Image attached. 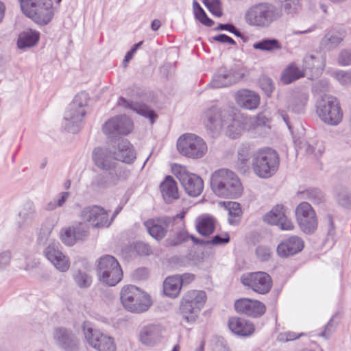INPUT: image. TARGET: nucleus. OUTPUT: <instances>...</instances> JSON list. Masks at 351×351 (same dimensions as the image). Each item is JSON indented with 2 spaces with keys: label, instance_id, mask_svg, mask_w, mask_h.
I'll return each mask as SVG.
<instances>
[{
  "label": "nucleus",
  "instance_id": "obj_1",
  "mask_svg": "<svg viewBox=\"0 0 351 351\" xmlns=\"http://www.w3.org/2000/svg\"><path fill=\"white\" fill-rule=\"evenodd\" d=\"M210 186L214 193L221 197L238 198L243 193L238 176L226 169L217 170L212 174Z\"/></svg>",
  "mask_w": 351,
  "mask_h": 351
},
{
  "label": "nucleus",
  "instance_id": "obj_2",
  "mask_svg": "<svg viewBox=\"0 0 351 351\" xmlns=\"http://www.w3.org/2000/svg\"><path fill=\"white\" fill-rule=\"evenodd\" d=\"M282 16L281 10L269 3H258L250 7L244 19L250 26L263 29L269 27Z\"/></svg>",
  "mask_w": 351,
  "mask_h": 351
},
{
  "label": "nucleus",
  "instance_id": "obj_3",
  "mask_svg": "<svg viewBox=\"0 0 351 351\" xmlns=\"http://www.w3.org/2000/svg\"><path fill=\"white\" fill-rule=\"evenodd\" d=\"M280 158L271 148L258 149L252 156V165L255 174L261 178H269L278 169Z\"/></svg>",
  "mask_w": 351,
  "mask_h": 351
},
{
  "label": "nucleus",
  "instance_id": "obj_4",
  "mask_svg": "<svg viewBox=\"0 0 351 351\" xmlns=\"http://www.w3.org/2000/svg\"><path fill=\"white\" fill-rule=\"evenodd\" d=\"M88 100V94L86 92H80L75 96L64 114L62 121L64 130L71 133L79 131L83 118L86 113V108Z\"/></svg>",
  "mask_w": 351,
  "mask_h": 351
},
{
  "label": "nucleus",
  "instance_id": "obj_5",
  "mask_svg": "<svg viewBox=\"0 0 351 351\" xmlns=\"http://www.w3.org/2000/svg\"><path fill=\"white\" fill-rule=\"evenodd\" d=\"M120 300L124 308L133 313L145 312L152 305L149 296L134 285H128L122 288Z\"/></svg>",
  "mask_w": 351,
  "mask_h": 351
},
{
  "label": "nucleus",
  "instance_id": "obj_6",
  "mask_svg": "<svg viewBox=\"0 0 351 351\" xmlns=\"http://www.w3.org/2000/svg\"><path fill=\"white\" fill-rule=\"evenodd\" d=\"M23 14L39 25H47L53 16L51 0H19Z\"/></svg>",
  "mask_w": 351,
  "mask_h": 351
},
{
  "label": "nucleus",
  "instance_id": "obj_7",
  "mask_svg": "<svg viewBox=\"0 0 351 351\" xmlns=\"http://www.w3.org/2000/svg\"><path fill=\"white\" fill-rule=\"evenodd\" d=\"M206 301V293L203 291L190 290L182 298L180 305V313L189 323L195 322L202 308Z\"/></svg>",
  "mask_w": 351,
  "mask_h": 351
},
{
  "label": "nucleus",
  "instance_id": "obj_8",
  "mask_svg": "<svg viewBox=\"0 0 351 351\" xmlns=\"http://www.w3.org/2000/svg\"><path fill=\"white\" fill-rule=\"evenodd\" d=\"M317 114L319 118L328 125H339L343 113L338 99L332 95H324L317 104Z\"/></svg>",
  "mask_w": 351,
  "mask_h": 351
},
{
  "label": "nucleus",
  "instance_id": "obj_9",
  "mask_svg": "<svg viewBox=\"0 0 351 351\" xmlns=\"http://www.w3.org/2000/svg\"><path fill=\"white\" fill-rule=\"evenodd\" d=\"M97 276L99 281L112 287L121 281L123 271L114 256L105 255L98 260Z\"/></svg>",
  "mask_w": 351,
  "mask_h": 351
},
{
  "label": "nucleus",
  "instance_id": "obj_10",
  "mask_svg": "<svg viewBox=\"0 0 351 351\" xmlns=\"http://www.w3.org/2000/svg\"><path fill=\"white\" fill-rule=\"evenodd\" d=\"M232 119L231 112L222 108L213 106L202 114V120L207 132L213 136L218 135Z\"/></svg>",
  "mask_w": 351,
  "mask_h": 351
},
{
  "label": "nucleus",
  "instance_id": "obj_11",
  "mask_svg": "<svg viewBox=\"0 0 351 351\" xmlns=\"http://www.w3.org/2000/svg\"><path fill=\"white\" fill-rule=\"evenodd\" d=\"M177 149L182 155L193 159L202 158L208 150L205 141L193 134L180 136L177 142Z\"/></svg>",
  "mask_w": 351,
  "mask_h": 351
},
{
  "label": "nucleus",
  "instance_id": "obj_12",
  "mask_svg": "<svg viewBox=\"0 0 351 351\" xmlns=\"http://www.w3.org/2000/svg\"><path fill=\"white\" fill-rule=\"evenodd\" d=\"M82 328L87 343L98 351H115L116 344L113 338L95 329L92 323L83 322Z\"/></svg>",
  "mask_w": 351,
  "mask_h": 351
},
{
  "label": "nucleus",
  "instance_id": "obj_13",
  "mask_svg": "<svg viewBox=\"0 0 351 351\" xmlns=\"http://www.w3.org/2000/svg\"><path fill=\"white\" fill-rule=\"evenodd\" d=\"M173 171L189 195L197 197L202 193L204 182L199 176L189 172L185 167L181 165L176 166Z\"/></svg>",
  "mask_w": 351,
  "mask_h": 351
},
{
  "label": "nucleus",
  "instance_id": "obj_14",
  "mask_svg": "<svg viewBox=\"0 0 351 351\" xmlns=\"http://www.w3.org/2000/svg\"><path fill=\"white\" fill-rule=\"evenodd\" d=\"M241 282L247 289L262 295L269 293L273 285L271 276L264 271L244 274L241 276Z\"/></svg>",
  "mask_w": 351,
  "mask_h": 351
},
{
  "label": "nucleus",
  "instance_id": "obj_15",
  "mask_svg": "<svg viewBox=\"0 0 351 351\" xmlns=\"http://www.w3.org/2000/svg\"><path fill=\"white\" fill-rule=\"evenodd\" d=\"M295 214L297 223L303 232L312 234L316 230L317 219L315 210L308 202H302L299 204Z\"/></svg>",
  "mask_w": 351,
  "mask_h": 351
},
{
  "label": "nucleus",
  "instance_id": "obj_16",
  "mask_svg": "<svg viewBox=\"0 0 351 351\" xmlns=\"http://www.w3.org/2000/svg\"><path fill=\"white\" fill-rule=\"evenodd\" d=\"M133 130V122L126 115H117L108 119L103 125L104 133L109 138L126 136Z\"/></svg>",
  "mask_w": 351,
  "mask_h": 351
},
{
  "label": "nucleus",
  "instance_id": "obj_17",
  "mask_svg": "<svg viewBox=\"0 0 351 351\" xmlns=\"http://www.w3.org/2000/svg\"><path fill=\"white\" fill-rule=\"evenodd\" d=\"M79 217L93 228L108 227L110 224L107 212L99 206H88L83 208Z\"/></svg>",
  "mask_w": 351,
  "mask_h": 351
},
{
  "label": "nucleus",
  "instance_id": "obj_18",
  "mask_svg": "<svg viewBox=\"0 0 351 351\" xmlns=\"http://www.w3.org/2000/svg\"><path fill=\"white\" fill-rule=\"evenodd\" d=\"M235 311L252 317H258L265 313V305L256 300L250 298H240L234 302Z\"/></svg>",
  "mask_w": 351,
  "mask_h": 351
},
{
  "label": "nucleus",
  "instance_id": "obj_19",
  "mask_svg": "<svg viewBox=\"0 0 351 351\" xmlns=\"http://www.w3.org/2000/svg\"><path fill=\"white\" fill-rule=\"evenodd\" d=\"M92 159L95 165L105 171H110L116 167V158L113 152L108 148L96 147L93 150Z\"/></svg>",
  "mask_w": 351,
  "mask_h": 351
},
{
  "label": "nucleus",
  "instance_id": "obj_20",
  "mask_svg": "<svg viewBox=\"0 0 351 351\" xmlns=\"http://www.w3.org/2000/svg\"><path fill=\"white\" fill-rule=\"evenodd\" d=\"M325 65V58L317 51L307 53L303 58V67L305 71H309L312 77L319 76Z\"/></svg>",
  "mask_w": 351,
  "mask_h": 351
},
{
  "label": "nucleus",
  "instance_id": "obj_21",
  "mask_svg": "<svg viewBox=\"0 0 351 351\" xmlns=\"http://www.w3.org/2000/svg\"><path fill=\"white\" fill-rule=\"evenodd\" d=\"M163 330L162 326L160 324L145 325L139 332V341L145 346H153L161 340Z\"/></svg>",
  "mask_w": 351,
  "mask_h": 351
},
{
  "label": "nucleus",
  "instance_id": "obj_22",
  "mask_svg": "<svg viewBox=\"0 0 351 351\" xmlns=\"http://www.w3.org/2000/svg\"><path fill=\"white\" fill-rule=\"evenodd\" d=\"M45 254L60 271L65 272L69 269L70 267L69 258L59 250L57 245L54 243L49 245L45 250Z\"/></svg>",
  "mask_w": 351,
  "mask_h": 351
},
{
  "label": "nucleus",
  "instance_id": "obj_23",
  "mask_svg": "<svg viewBox=\"0 0 351 351\" xmlns=\"http://www.w3.org/2000/svg\"><path fill=\"white\" fill-rule=\"evenodd\" d=\"M171 219L161 217L158 219H150L144 222L148 233L154 239L159 241L163 239L167 231Z\"/></svg>",
  "mask_w": 351,
  "mask_h": 351
},
{
  "label": "nucleus",
  "instance_id": "obj_24",
  "mask_svg": "<svg viewBox=\"0 0 351 351\" xmlns=\"http://www.w3.org/2000/svg\"><path fill=\"white\" fill-rule=\"evenodd\" d=\"M304 246V241L301 238L291 236L280 243L276 250L280 256L287 257L301 252Z\"/></svg>",
  "mask_w": 351,
  "mask_h": 351
},
{
  "label": "nucleus",
  "instance_id": "obj_25",
  "mask_svg": "<svg viewBox=\"0 0 351 351\" xmlns=\"http://www.w3.org/2000/svg\"><path fill=\"white\" fill-rule=\"evenodd\" d=\"M234 98L238 106L247 110L256 109L260 104L258 94L247 89L238 90L235 93Z\"/></svg>",
  "mask_w": 351,
  "mask_h": 351
},
{
  "label": "nucleus",
  "instance_id": "obj_26",
  "mask_svg": "<svg viewBox=\"0 0 351 351\" xmlns=\"http://www.w3.org/2000/svg\"><path fill=\"white\" fill-rule=\"evenodd\" d=\"M228 325L231 332L239 336L248 337L255 330V326L252 322L239 317H230Z\"/></svg>",
  "mask_w": 351,
  "mask_h": 351
},
{
  "label": "nucleus",
  "instance_id": "obj_27",
  "mask_svg": "<svg viewBox=\"0 0 351 351\" xmlns=\"http://www.w3.org/2000/svg\"><path fill=\"white\" fill-rule=\"evenodd\" d=\"M55 340L67 351H77L79 341L76 337L65 328H56L54 332Z\"/></svg>",
  "mask_w": 351,
  "mask_h": 351
},
{
  "label": "nucleus",
  "instance_id": "obj_28",
  "mask_svg": "<svg viewBox=\"0 0 351 351\" xmlns=\"http://www.w3.org/2000/svg\"><path fill=\"white\" fill-rule=\"evenodd\" d=\"M118 106H122L126 109H131L136 112L138 114L143 116L146 118H149L152 122H154V119L156 117V114L154 111L150 109L147 105L141 103H134L129 101L123 97L119 98Z\"/></svg>",
  "mask_w": 351,
  "mask_h": 351
},
{
  "label": "nucleus",
  "instance_id": "obj_29",
  "mask_svg": "<svg viewBox=\"0 0 351 351\" xmlns=\"http://www.w3.org/2000/svg\"><path fill=\"white\" fill-rule=\"evenodd\" d=\"M117 160L125 163H132L136 158V154L131 143L122 139L119 142L117 149L113 151Z\"/></svg>",
  "mask_w": 351,
  "mask_h": 351
},
{
  "label": "nucleus",
  "instance_id": "obj_30",
  "mask_svg": "<svg viewBox=\"0 0 351 351\" xmlns=\"http://www.w3.org/2000/svg\"><path fill=\"white\" fill-rule=\"evenodd\" d=\"M160 189L166 203L170 204L179 198L177 184L170 176L165 177L160 185Z\"/></svg>",
  "mask_w": 351,
  "mask_h": 351
},
{
  "label": "nucleus",
  "instance_id": "obj_31",
  "mask_svg": "<svg viewBox=\"0 0 351 351\" xmlns=\"http://www.w3.org/2000/svg\"><path fill=\"white\" fill-rule=\"evenodd\" d=\"M237 80L234 73L225 68H221L218 73L215 75L210 83L213 88H221L234 84Z\"/></svg>",
  "mask_w": 351,
  "mask_h": 351
},
{
  "label": "nucleus",
  "instance_id": "obj_32",
  "mask_svg": "<svg viewBox=\"0 0 351 351\" xmlns=\"http://www.w3.org/2000/svg\"><path fill=\"white\" fill-rule=\"evenodd\" d=\"M39 40V34L32 29L23 31L19 35L17 46L20 49L30 48Z\"/></svg>",
  "mask_w": 351,
  "mask_h": 351
},
{
  "label": "nucleus",
  "instance_id": "obj_33",
  "mask_svg": "<svg viewBox=\"0 0 351 351\" xmlns=\"http://www.w3.org/2000/svg\"><path fill=\"white\" fill-rule=\"evenodd\" d=\"M344 35L338 31H329L322 38L320 45L328 50H332L337 48L343 40Z\"/></svg>",
  "mask_w": 351,
  "mask_h": 351
},
{
  "label": "nucleus",
  "instance_id": "obj_34",
  "mask_svg": "<svg viewBox=\"0 0 351 351\" xmlns=\"http://www.w3.org/2000/svg\"><path fill=\"white\" fill-rule=\"evenodd\" d=\"M181 288L178 275L169 276L163 282L164 293L171 298H176L178 296Z\"/></svg>",
  "mask_w": 351,
  "mask_h": 351
},
{
  "label": "nucleus",
  "instance_id": "obj_35",
  "mask_svg": "<svg viewBox=\"0 0 351 351\" xmlns=\"http://www.w3.org/2000/svg\"><path fill=\"white\" fill-rule=\"evenodd\" d=\"M308 101V95L305 93L295 92L289 100V108L292 112L300 114L304 112Z\"/></svg>",
  "mask_w": 351,
  "mask_h": 351
},
{
  "label": "nucleus",
  "instance_id": "obj_36",
  "mask_svg": "<svg viewBox=\"0 0 351 351\" xmlns=\"http://www.w3.org/2000/svg\"><path fill=\"white\" fill-rule=\"evenodd\" d=\"M215 223V219L210 216L199 218L196 225L197 230L203 236H208L214 232Z\"/></svg>",
  "mask_w": 351,
  "mask_h": 351
},
{
  "label": "nucleus",
  "instance_id": "obj_37",
  "mask_svg": "<svg viewBox=\"0 0 351 351\" xmlns=\"http://www.w3.org/2000/svg\"><path fill=\"white\" fill-rule=\"evenodd\" d=\"M253 48L262 51L272 52L282 49L280 41L276 38H263L253 44Z\"/></svg>",
  "mask_w": 351,
  "mask_h": 351
},
{
  "label": "nucleus",
  "instance_id": "obj_38",
  "mask_svg": "<svg viewBox=\"0 0 351 351\" xmlns=\"http://www.w3.org/2000/svg\"><path fill=\"white\" fill-rule=\"evenodd\" d=\"M72 277L76 286L82 289L89 288L93 282L92 276L85 270H74Z\"/></svg>",
  "mask_w": 351,
  "mask_h": 351
},
{
  "label": "nucleus",
  "instance_id": "obj_39",
  "mask_svg": "<svg viewBox=\"0 0 351 351\" xmlns=\"http://www.w3.org/2000/svg\"><path fill=\"white\" fill-rule=\"evenodd\" d=\"M131 176V171L124 166L117 167L109 171V180L113 184L126 181Z\"/></svg>",
  "mask_w": 351,
  "mask_h": 351
},
{
  "label": "nucleus",
  "instance_id": "obj_40",
  "mask_svg": "<svg viewBox=\"0 0 351 351\" xmlns=\"http://www.w3.org/2000/svg\"><path fill=\"white\" fill-rule=\"evenodd\" d=\"M226 135L233 139L239 137L244 130V126L242 122L232 115V119L227 125H226Z\"/></svg>",
  "mask_w": 351,
  "mask_h": 351
},
{
  "label": "nucleus",
  "instance_id": "obj_41",
  "mask_svg": "<svg viewBox=\"0 0 351 351\" xmlns=\"http://www.w3.org/2000/svg\"><path fill=\"white\" fill-rule=\"evenodd\" d=\"M304 76V71L295 64H291L283 73L282 81L284 84H290Z\"/></svg>",
  "mask_w": 351,
  "mask_h": 351
},
{
  "label": "nucleus",
  "instance_id": "obj_42",
  "mask_svg": "<svg viewBox=\"0 0 351 351\" xmlns=\"http://www.w3.org/2000/svg\"><path fill=\"white\" fill-rule=\"evenodd\" d=\"M19 217L22 221H19V226L23 228L32 223L35 218V208L31 204H27L20 210Z\"/></svg>",
  "mask_w": 351,
  "mask_h": 351
},
{
  "label": "nucleus",
  "instance_id": "obj_43",
  "mask_svg": "<svg viewBox=\"0 0 351 351\" xmlns=\"http://www.w3.org/2000/svg\"><path fill=\"white\" fill-rule=\"evenodd\" d=\"M285 215L284 207L280 205H277L264 216L263 220L267 223L278 226Z\"/></svg>",
  "mask_w": 351,
  "mask_h": 351
},
{
  "label": "nucleus",
  "instance_id": "obj_44",
  "mask_svg": "<svg viewBox=\"0 0 351 351\" xmlns=\"http://www.w3.org/2000/svg\"><path fill=\"white\" fill-rule=\"evenodd\" d=\"M228 210V222L231 225H237L242 213L240 204L234 202H228L226 205Z\"/></svg>",
  "mask_w": 351,
  "mask_h": 351
},
{
  "label": "nucleus",
  "instance_id": "obj_45",
  "mask_svg": "<svg viewBox=\"0 0 351 351\" xmlns=\"http://www.w3.org/2000/svg\"><path fill=\"white\" fill-rule=\"evenodd\" d=\"M191 239L193 241L195 244H199L201 245H217L228 243L230 241V237L227 232H225L221 235H215L212 238V239L208 241L198 239L195 237H191Z\"/></svg>",
  "mask_w": 351,
  "mask_h": 351
},
{
  "label": "nucleus",
  "instance_id": "obj_46",
  "mask_svg": "<svg viewBox=\"0 0 351 351\" xmlns=\"http://www.w3.org/2000/svg\"><path fill=\"white\" fill-rule=\"evenodd\" d=\"M304 199L311 202L313 204L319 206L324 202V197L322 192L317 189H306L301 193Z\"/></svg>",
  "mask_w": 351,
  "mask_h": 351
},
{
  "label": "nucleus",
  "instance_id": "obj_47",
  "mask_svg": "<svg viewBox=\"0 0 351 351\" xmlns=\"http://www.w3.org/2000/svg\"><path fill=\"white\" fill-rule=\"evenodd\" d=\"M302 148L304 150L306 154L315 158H319L321 157L325 150L323 144L318 142L313 145L306 142L304 143Z\"/></svg>",
  "mask_w": 351,
  "mask_h": 351
},
{
  "label": "nucleus",
  "instance_id": "obj_48",
  "mask_svg": "<svg viewBox=\"0 0 351 351\" xmlns=\"http://www.w3.org/2000/svg\"><path fill=\"white\" fill-rule=\"evenodd\" d=\"M71 228L76 241H84L89 235V227L86 224L80 222Z\"/></svg>",
  "mask_w": 351,
  "mask_h": 351
},
{
  "label": "nucleus",
  "instance_id": "obj_49",
  "mask_svg": "<svg viewBox=\"0 0 351 351\" xmlns=\"http://www.w3.org/2000/svg\"><path fill=\"white\" fill-rule=\"evenodd\" d=\"M191 237L193 236H189L186 232L180 230L173 237L168 239L167 241L169 245L176 246L186 241Z\"/></svg>",
  "mask_w": 351,
  "mask_h": 351
},
{
  "label": "nucleus",
  "instance_id": "obj_50",
  "mask_svg": "<svg viewBox=\"0 0 351 351\" xmlns=\"http://www.w3.org/2000/svg\"><path fill=\"white\" fill-rule=\"evenodd\" d=\"M284 8L285 10L289 14L296 12L300 9V0H278Z\"/></svg>",
  "mask_w": 351,
  "mask_h": 351
},
{
  "label": "nucleus",
  "instance_id": "obj_51",
  "mask_svg": "<svg viewBox=\"0 0 351 351\" xmlns=\"http://www.w3.org/2000/svg\"><path fill=\"white\" fill-rule=\"evenodd\" d=\"M69 196V192H62L59 194V197L57 199L50 202L46 206L47 210H53L57 207H61L65 203Z\"/></svg>",
  "mask_w": 351,
  "mask_h": 351
},
{
  "label": "nucleus",
  "instance_id": "obj_52",
  "mask_svg": "<svg viewBox=\"0 0 351 351\" xmlns=\"http://www.w3.org/2000/svg\"><path fill=\"white\" fill-rule=\"evenodd\" d=\"M337 201L342 206L348 207L351 206V193L348 190L341 189L336 197Z\"/></svg>",
  "mask_w": 351,
  "mask_h": 351
},
{
  "label": "nucleus",
  "instance_id": "obj_53",
  "mask_svg": "<svg viewBox=\"0 0 351 351\" xmlns=\"http://www.w3.org/2000/svg\"><path fill=\"white\" fill-rule=\"evenodd\" d=\"M332 75L343 86L351 84V72L350 71H334Z\"/></svg>",
  "mask_w": 351,
  "mask_h": 351
},
{
  "label": "nucleus",
  "instance_id": "obj_54",
  "mask_svg": "<svg viewBox=\"0 0 351 351\" xmlns=\"http://www.w3.org/2000/svg\"><path fill=\"white\" fill-rule=\"evenodd\" d=\"M250 145L242 144L238 149V160L242 163H245L250 158Z\"/></svg>",
  "mask_w": 351,
  "mask_h": 351
},
{
  "label": "nucleus",
  "instance_id": "obj_55",
  "mask_svg": "<svg viewBox=\"0 0 351 351\" xmlns=\"http://www.w3.org/2000/svg\"><path fill=\"white\" fill-rule=\"evenodd\" d=\"M304 335H305V334L303 332L297 334L293 332L288 331V332L280 333L278 336V340L280 341H293V340L300 338V337H303Z\"/></svg>",
  "mask_w": 351,
  "mask_h": 351
},
{
  "label": "nucleus",
  "instance_id": "obj_56",
  "mask_svg": "<svg viewBox=\"0 0 351 351\" xmlns=\"http://www.w3.org/2000/svg\"><path fill=\"white\" fill-rule=\"evenodd\" d=\"M338 62L343 66L351 64V49H343L338 57Z\"/></svg>",
  "mask_w": 351,
  "mask_h": 351
},
{
  "label": "nucleus",
  "instance_id": "obj_57",
  "mask_svg": "<svg viewBox=\"0 0 351 351\" xmlns=\"http://www.w3.org/2000/svg\"><path fill=\"white\" fill-rule=\"evenodd\" d=\"M194 14L196 19L207 27H211L214 23L213 21L207 16L202 8L199 10L197 12H195Z\"/></svg>",
  "mask_w": 351,
  "mask_h": 351
},
{
  "label": "nucleus",
  "instance_id": "obj_58",
  "mask_svg": "<svg viewBox=\"0 0 351 351\" xmlns=\"http://www.w3.org/2000/svg\"><path fill=\"white\" fill-rule=\"evenodd\" d=\"M62 241L67 245H73L76 241L74 233H73L71 228H69L61 236Z\"/></svg>",
  "mask_w": 351,
  "mask_h": 351
},
{
  "label": "nucleus",
  "instance_id": "obj_59",
  "mask_svg": "<svg viewBox=\"0 0 351 351\" xmlns=\"http://www.w3.org/2000/svg\"><path fill=\"white\" fill-rule=\"evenodd\" d=\"M256 254L261 261H265L271 256V250L265 246H258L256 250Z\"/></svg>",
  "mask_w": 351,
  "mask_h": 351
},
{
  "label": "nucleus",
  "instance_id": "obj_60",
  "mask_svg": "<svg viewBox=\"0 0 351 351\" xmlns=\"http://www.w3.org/2000/svg\"><path fill=\"white\" fill-rule=\"evenodd\" d=\"M135 252L140 256H147L151 253L150 247L143 242H138L134 245Z\"/></svg>",
  "mask_w": 351,
  "mask_h": 351
},
{
  "label": "nucleus",
  "instance_id": "obj_61",
  "mask_svg": "<svg viewBox=\"0 0 351 351\" xmlns=\"http://www.w3.org/2000/svg\"><path fill=\"white\" fill-rule=\"evenodd\" d=\"M216 29L228 31L238 37L241 36V33L240 32V31L238 30L234 25L230 23L219 24L216 28Z\"/></svg>",
  "mask_w": 351,
  "mask_h": 351
},
{
  "label": "nucleus",
  "instance_id": "obj_62",
  "mask_svg": "<svg viewBox=\"0 0 351 351\" xmlns=\"http://www.w3.org/2000/svg\"><path fill=\"white\" fill-rule=\"evenodd\" d=\"M205 5L213 15L218 17H220L222 15L220 1L206 4Z\"/></svg>",
  "mask_w": 351,
  "mask_h": 351
},
{
  "label": "nucleus",
  "instance_id": "obj_63",
  "mask_svg": "<svg viewBox=\"0 0 351 351\" xmlns=\"http://www.w3.org/2000/svg\"><path fill=\"white\" fill-rule=\"evenodd\" d=\"M283 230H292L294 228L293 222L289 219L285 215L280 221L278 225Z\"/></svg>",
  "mask_w": 351,
  "mask_h": 351
},
{
  "label": "nucleus",
  "instance_id": "obj_64",
  "mask_svg": "<svg viewBox=\"0 0 351 351\" xmlns=\"http://www.w3.org/2000/svg\"><path fill=\"white\" fill-rule=\"evenodd\" d=\"M11 260V254L5 251L0 253V269H3L9 265Z\"/></svg>",
  "mask_w": 351,
  "mask_h": 351
}]
</instances>
